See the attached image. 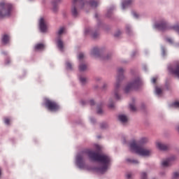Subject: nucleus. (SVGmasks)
Masks as SVG:
<instances>
[{"label": "nucleus", "instance_id": "obj_6", "mask_svg": "<svg viewBox=\"0 0 179 179\" xmlns=\"http://www.w3.org/2000/svg\"><path fill=\"white\" fill-rule=\"evenodd\" d=\"M83 5H85V1H83V0H73L71 13L74 17H78L79 15V12H78V9L76 8H78V6L83 8Z\"/></svg>", "mask_w": 179, "mask_h": 179}, {"label": "nucleus", "instance_id": "obj_7", "mask_svg": "<svg viewBox=\"0 0 179 179\" xmlns=\"http://www.w3.org/2000/svg\"><path fill=\"white\" fill-rule=\"evenodd\" d=\"M45 106L50 111H58L59 110V106L58 103L55 101L48 99L45 100Z\"/></svg>", "mask_w": 179, "mask_h": 179}, {"label": "nucleus", "instance_id": "obj_43", "mask_svg": "<svg viewBox=\"0 0 179 179\" xmlns=\"http://www.w3.org/2000/svg\"><path fill=\"white\" fill-rule=\"evenodd\" d=\"M104 59H110V56H106V57H104Z\"/></svg>", "mask_w": 179, "mask_h": 179}, {"label": "nucleus", "instance_id": "obj_36", "mask_svg": "<svg viewBox=\"0 0 179 179\" xmlns=\"http://www.w3.org/2000/svg\"><path fill=\"white\" fill-rule=\"evenodd\" d=\"M173 177H174V178H177V177H179V173L178 172H175L173 173Z\"/></svg>", "mask_w": 179, "mask_h": 179}, {"label": "nucleus", "instance_id": "obj_20", "mask_svg": "<svg viewBox=\"0 0 179 179\" xmlns=\"http://www.w3.org/2000/svg\"><path fill=\"white\" fill-rule=\"evenodd\" d=\"M65 31V27H62L59 28V31H57V35L61 36L62 34H64Z\"/></svg>", "mask_w": 179, "mask_h": 179}, {"label": "nucleus", "instance_id": "obj_3", "mask_svg": "<svg viewBox=\"0 0 179 179\" xmlns=\"http://www.w3.org/2000/svg\"><path fill=\"white\" fill-rule=\"evenodd\" d=\"M12 4L6 2L0 3V17H6V16H10V12H12Z\"/></svg>", "mask_w": 179, "mask_h": 179}, {"label": "nucleus", "instance_id": "obj_2", "mask_svg": "<svg viewBox=\"0 0 179 179\" xmlns=\"http://www.w3.org/2000/svg\"><path fill=\"white\" fill-rule=\"evenodd\" d=\"M148 142V139L146 138H142L139 142H136V141H133L130 143V149L139 155L140 156H150L152 155V150H148L146 148H143L139 145H142L143 143H146Z\"/></svg>", "mask_w": 179, "mask_h": 179}, {"label": "nucleus", "instance_id": "obj_17", "mask_svg": "<svg viewBox=\"0 0 179 179\" xmlns=\"http://www.w3.org/2000/svg\"><path fill=\"white\" fill-rule=\"evenodd\" d=\"M171 163H170V159H167L166 160H164L162 162V167H169V166H170Z\"/></svg>", "mask_w": 179, "mask_h": 179}, {"label": "nucleus", "instance_id": "obj_21", "mask_svg": "<svg viewBox=\"0 0 179 179\" xmlns=\"http://www.w3.org/2000/svg\"><path fill=\"white\" fill-rule=\"evenodd\" d=\"M125 177L127 179H133L134 178V174L131 172H127L125 175Z\"/></svg>", "mask_w": 179, "mask_h": 179}, {"label": "nucleus", "instance_id": "obj_30", "mask_svg": "<svg viewBox=\"0 0 179 179\" xmlns=\"http://www.w3.org/2000/svg\"><path fill=\"white\" fill-rule=\"evenodd\" d=\"M83 58H85V55H83V53H80L78 55V59L81 61V59H83Z\"/></svg>", "mask_w": 179, "mask_h": 179}, {"label": "nucleus", "instance_id": "obj_33", "mask_svg": "<svg viewBox=\"0 0 179 179\" xmlns=\"http://www.w3.org/2000/svg\"><path fill=\"white\" fill-rule=\"evenodd\" d=\"M95 148H96L98 152H99L100 150H101V147H100V145H96Z\"/></svg>", "mask_w": 179, "mask_h": 179}, {"label": "nucleus", "instance_id": "obj_22", "mask_svg": "<svg viewBox=\"0 0 179 179\" xmlns=\"http://www.w3.org/2000/svg\"><path fill=\"white\" fill-rule=\"evenodd\" d=\"M127 162H129V163H132L133 164H138V163H139V162H138V160L131 159H127Z\"/></svg>", "mask_w": 179, "mask_h": 179}, {"label": "nucleus", "instance_id": "obj_5", "mask_svg": "<svg viewBox=\"0 0 179 179\" xmlns=\"http://www.w3.org/2000/svg\"><path fill=\"white\" fill-rule=\"evenodd\" d=\"M124 79V69L119 68L117 70V82L115 85V97L117 100H120V95H118V92L120 90V83L121 80Z\"/></svg>", "mask_w": 179, "mask_h": 179}, {"label": "nucleus", "instance_id": "obj_35", "mask_svg": "<svg viewBox=\"0 0 179 179\" xmlns=\"http://www.w3.org/2000/svg\"><path fill=\"white\" fill-rule=\"evenodd\" d=\"M133 16L134 17H136V19H138V17H139V15H138V13L133 12Z\"/></svg>", "mask_w": 179, "mask_h": 179}, {"label": "nucleus", "instance_id": "obj_4", "mask_svg": "<svg viewBox=\"0 0 179 179\" xmlns=\"http://www.w3.org/2000/svg\"><path fill=\"white\" fill-rule=\"evenodd\" d=\"M142 86V80L139 77L134 79L131 83L127 84L124 88L125 93H129L132 90H138Z\"/></svg>", "mask_w": 179, "mask_h": 179}, {"label": "nucleus", "instance_id": "obj_24", "mask_svg": "<svg viewBox=\"0 0 179 179\" xmlns=\"http://www.w3.org/2000/svg\"><path fill=\"white\" fill-rule=\"evenodd\" d=\"M80 82H81L82 85H85V83H86V82H87V80L86 79V78L80 77Z\"/></svg>", "mask_w": 179, "mask_h": 179}, {"label": "nucleus", "instance_id": "obj_38", "mask_svg": "<svg viewBox=\"0 0 179 179\" xmlns=\"http://www.w3.org/2000/svg\"><path fill=\"white\" fill-rule=\"evenodd\" d=\"M97 113L98 114H102L103 113V110L101 108H98Z\"/></svg>", "mask_w": 179, "mask_h": 179}, {"label": "nucleus", "instance_id": "obj_18", "mask_svg": "<svg viewBox=\"0 0 179 179\" xmlns=\"http://www.w3.org/2000/svg\"><path fill=\"white\" fill-rule=\"evenodd\" d=\"M90 6H92V8H96V6H98L99 5V2L94 1V0H91L90 1Z\"/></svg>", "mask_w": 179, "mask_h": 179}, {"label": "nucleus", "instance_id": "obj_31", "mask_svg": "<svg viewBox=\"0 0 179 179\" xmlns=\"http://www.w3.org/2000/svg\"><path fill=\"white\" fill-rule=\"evenodd\" d=\"M67 69H72V64L69 62H66V64Z\"/></svg>", "mask_w": 179, "mask_h": 179}, {"label": "nucleus", "instance_id": "obj_39", "mask_svg": "<svg viewBox=\"0 0 179 179\" xmlns=\"http://www.w3.org/2000/svg\"><path fill=\"white\" fill-rule=\"evenodd\" d=\"M156 80H157V78H152V83H156Z\"/></svg>", "mask_w": 179, "mask_h": 179}, {"label": "nucleus", "instance_id": "obj_16", "mask_svg": "<svg viewBox=\"0 0 179 179\" xmlns=\"http://www.w3.org/2000/svg\"><path fill=\"white\" fill-rule=\"evenodd\" d=\"M86 69H87V64L81 63V64L79 65V71H80V72H83L84 71H86Z\"/></svg>", "mask_w": 179, "mask_h": 179}, {"label": "nucleus", "instance_id": "obj_46", "mask_svg": "<svg viewBox=\"0 0 179 179\" xmlns=\"http://www.w3.org/2000/svg\"><path fill=\"white\" fill-rule=\"evenodd\" d=\"M60 0H56V2H59Z\"/></svg>", "mask_w": 179, "mask_h": 179}, {"label": "nucleus", "instance_id": "obj_25", "mask_svg": "<svg viewBox=\"0 0 179 179\" xmlns=\"http://www.w3.org/2000/svg\"><path fill=\"white\" fill-rule=\"evenodd\" d=\"M141 179H148V174H146V173H145V172L141 173Z\"/></svg>", "mask_w": 179, "mask_h": 179}, {"label": "nucleus", "instance_id": "obj_47", "mask_svg": "<svg viewBox=\"0 0 179 179\" xmlns=\"http://www.w3.org/2000/svg\"><path fill=\"white\" fill-rule=\"evenodd\" d=\"M91 121L93 122V119H91Z\"/></svg>", "mask_w": 179, "mask_h": 179}, {"label": "nucleus", "instance_id": "obj_11", "mask_svg": "<svg viewBox=\"0 0 179 179\" xmlns=\"http://www.w3.org/2000/svg\"><path fill=\"white\" fill-rule=\"evenodd\" d=\"M9 40H10L9 35L5 34L2 36L1 41L3 44H9Z\"/></svg>", "mask_w": 179, "mask_h": 179}, {"label": "nucleus", "instance_id": "obj_44", "mask_svg": "<svg viewBox=\"0 0 179 179\" xmlns=\"http://www.w3.org/2000/svg\"><path fill=\"white\" fill-rule=\"evenodd\" d=\"M89 34V29L85 30V34Z\"/></svg>", "mask_w": 179, "mask_h": 179}, {"label": "nucleus", "instance_id": "obj_45", "mask_svg": "<svg viewBox=\"0 0 179 179\" xmlns=\"http://www.w3.org/2000/svg\"><path fill=\"white\" fill-rule=\"evenodd\" d=\"M178 131L179 132V127H177Z\"/></svg>", "mask_w": 179, "mask_h": 179}, {"label": "nucleus", "instance_id": "obj_9", "mask_svg": "<svg viewBox=\"0 0 179 179\" xmlns=\"http://www.w3.org/2000/svg\"><path fill=\"white\" fill-rule=\"evenodd\" d=\"M170 72L175 75L177 78H179V64H176L174 69H169Z\"/></svg>", "mask_w": 179, "mask_h": 179}, {"label": "nucleus", "instance_id": "obj_28", "mask_svg": "<svg viewBox=\"0 0 179 179\" xmlns=\"http://www.w3.org/2000/svg\"><path fill=\"white\" fill-rule=\"evenodd\" d=\"M129 107L131 111H136V107H135V105L130 104Z\"/></svg>", "mask_w": 179, "mask_h": 179}, {"label": "nucleus", "instance_id": "obj_26", "mask_svg": "<svg viewBox=\"0 0 179 179\" xmlns=\"http://www.w3.org/2000/svg\"><path fill=\"white\" fill-rule=\"evenodd\" d=\"M155 92H156V94L158 95L162 94V89H160L159 87H156Z\"/></svg>", "mask_w": 179, "mask_h": 179}, {"label": "nucleus", "instance_id": "obj_27", "mask_svg": "<svg viewBox=\"0 0 179 179\" xmlns=\"http://www.w3.org/2000/svg\"><path fill=\"white\" fill-rule=\"evenodd\" d=\"M53 12H57L58 10V6L55 3H53Z\"/></svg>", "mask_w": 179, "mask_h": 179}, {"label": "nucleus", "instance_id": "obj_32", "mask_svg": "<svg viewBox=\"0 0 179 179\" xmlns=\"http://www.w3.org/2000/svg\"><path fill=\"white\" fill-rule=\"evenodd\" d=\"M92 37H93V38H97V37H99V33L94 32V33L92 34Z\"/></svg>", "mask_w": 179, "mask_h": 179}, {"label": "nucleus", "instance_id": "obj_23", "mask_svg": "<svg viewBox=\"0 0 179 179\" xmlns=\"http://www.w3.org/2000/svg\"><path fill=\"white\" fill-rule=\"evenodd\" d=\"M171 106V107H174L175 108H179V102L175 101Z\"/></svg>", "mask_w": 179, "mask_h": 179}, {"label": "nucleus", "instance_id": "obj_34", "mask_svg": "<svg viewBox=\"0 0 179 179\" xmlns=\"http://www.w3.org/2000/svg\"><path fill=\"white\" fill-rule=\"evenodd\" d=\"M121 34V31H117L115 34V37H120V35Z\"/></svg>", "mask_w": 179, "mask_h": 179}, {"label": "nucleus", "instance_id": "obj_13", "mask_svg": "<svg viewBox=\"0 0 179 179\" xmlns=\"http://www.w3.org/2000/svg\"><path fill=\"white\" fill-rule=\"evenodd\" d=\"M118 120H120V122L123 124L128 122V117L125 115H120L118 116Z\"/></svg>", "mask_w": 179, "mask_h": 179}, {"label": "nucleus", "instance_id": "obj_1", "mask_svg": "<svg viewBox=\"0 0 179 179\" xmlns=\"http://www.w3.org/2000/svg\"><path fill=\"white\" fill-rule=\"evenodd\" d=\"M87 155L88 157L93 162H99L103 166L99 169L100 173H106L108 169V166L111 162V159L107 155H100L99 152H96L92 150L85 149L81 152L78 154L76 157V164L79 169H86V164L83 159L85 155Z\"/></svg>", "mask_w": 179, "mask_h": 179}, {"label": "nucleus", "instance_id": "obj_40", "mask_svg": "<svg viewBox=\"0 0 179 179\" xmlns=\"http://www.w3.org/2000/svg\"><path fill=\"white\" fill-rule=\"evenodd\" d=\"M166 41H168V43H170L171 44L173 43V39L171 38H167Z\"/></svg>", "mask_w": 179, "mask_h": 179}, {"label": "nucleus", "instance_id": "obj_48", "mask_svg": "<svg viewBox=\"0 0 179 179\" xmlns=\"http://www.w3.org/2000/svg\"><path fill=\"white\" fill-rule=\"evenodd\" d=\"M0 176H1V169H0Z\"/></svg>", "mask_w": 179, "mask_h": 179}, {"label": "nucleus", "instance_id": "obj_8", "mask_svg": "<svg viewBox=\"0 0 179 179\" xmlns=\"http://www.w3.org/2000/svg\"><path fill=\"white\" fill-rule=\"evenodd\" d=\"M39 27L42 33H45L47 31V24L44 18H41L39 20Z\"/></svg>", "mask_w": 179, "mask_h": 179}, {"label": "nucleus", "instance_id": "obj_12", "mask_svg": "<svg viewBox=\"0 0 179 179\" xmlns=\"http://www.w3.org/2000/svg\"><path fill=\"white\" fill-rule=\"evenodd\" d=\"M45 48L43 43H38L34 46L35 51H43Z\"/></svg>", "mask_w": 179, "mask_h": 179}, {"label": "nucleus", "instance_id": "obj_14", "mask_svg": "<svg viewBox=\"0 0 179 179\" xmlns=\"http://www.w3.org/2000/svg\"><path fill=\"white\" fill-rule=\"evenodd\" d=\"M131 3H132V0H125L122 4V9H125V8L129 6Z\"/></svg>", "mask_w": 179, "mask_h": 179}, {"label": "nucleus", "instance_id": "obj_19", "mask_svg": "<svg viewBox=\"0 0 179 179\" xmlns=\"http://www.w3.org/2000/svg\"><path fill=\"white\" fill-rule=\"evenodd\" d=\"M91 54L92 55H95V56L99 55V48H94V49H92Z\"/></svg>", "mask_w": 179, "mask_h": 179}, {"label": "nucleus", "instance_id": "obj_29", "mask_svg": "<svg viewBox=\"0 0 179 179\" xmlns=\"http://www.w3.org/2000/svg\"><path fill=\"white\" fill-rule=\"evenodd\" d=\"M4 122L6 124V125H9V124H10V120L8 117H6L4 119Z\"/></svg>", "mask_w": 179, "mask_h": 179}, {"label": "nucleus", "instance_id": "obj_10", "mask_svg": "<svg viewBox=\"0 0 179 179\" xmlns=\"http://www.w3.org/2000/svg\"><path fill=\"white\" fill-rule=\"evenodd\" d=\"M156 145H157V148L158 149H159V150H169V147L166 144H163L160 142H157L156 143Z\"/></svg>", "mask_w": 179, "mask_h": 179}, {"label": "nucleus", "instance_id": "obj_42", "mask_svg": "<svg viewBox=\"0 0 179 179\" xmlns=\"http://www.w3.org/2000/svg\"><path fill=\"white\" fill-rule=\"evenodd\" d=\"M106 127H107V124H102L101 125V127L102 129L106 128Z\"/></svg>", "mask_w": 179, "mask_h": 179}, {"label": "nucleus", "instance_id": "obj_15", "mask_svg": "<svg viewBox=\"0 0 179 179\" xmlns=\"http://www.w3.org/2000/svg\"><path fill=\"white\" fill-rule=\"evenodd\" d=\"M57 47L61 51L64 50V42L62 40H61V38L57 39Z\"/></svg>", "mask_w": 179, "mask_h": 179}, {"label": "nucleus", "instance_id": "obj_41", "mask_svg": "<svg viewBox=\"0 0 179 179\" xmlns=\"http://www.w3.org/2000/svg\"><path fill=\"white\" fill-rule=\"evenodd\" d=\"M90 104L91 106H94V100H90Z\"/></svg>", "mask_w": 179, "mask_h": 179}, {"label": "nucleus", "instance_id": "obj_37", "mask_svg": "<svg viewBox=\"0 0 179 179\" xmlns=\"http://www.w3.org/2000/svg\"><path fill=\"white\" fill-rule=\"evenodd\" d=\"M109 108H114V103H110L108 105Z\"/></svg>", "mask_w": 179, "mask_h": 179}]
</instances>
